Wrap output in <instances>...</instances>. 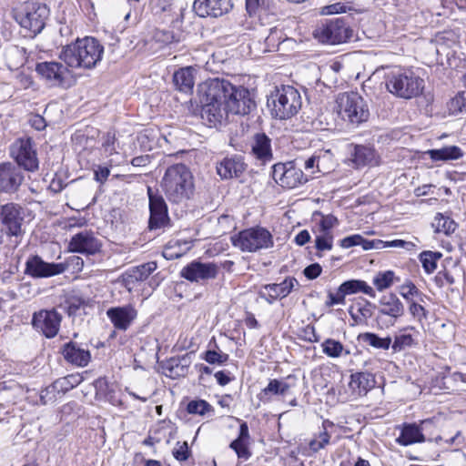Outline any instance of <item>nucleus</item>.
<instances>
[{"instance_id": "nucleus-1", "label": "nucleus", "mask_w": 466, "mask_h": 466, "mask_svg": "<svg viewBox=\"0 0 466 466\" xmlns=\"http://www.w3.org/2000/svg\"><path fill=\"white\" fill-rule=\"evenodd\" d=\"M103 53V46L87 36L63 46L58 57L67 67L92 69L101 61Z\"/></svg>"}, {"instance_id": "nucleus-2", "label": "nucleus", "mask_w": 466, "mask_h": 466, "mask_svg": "<svg viewBox=\"0 0 466 466\" xmlns=\"http://www.w3.org/2000/svg\"><path fill=\"white\" fill-rule=\"evenodd\" d=\"M161 187L169 201L181 203L194 194V177L186 165L175 164L167 168Z\"/></svg>"}, {"instance_id": "nucleus-3", "label": "nucleus", "mask_w": 466, "mask_h": 466, "mask_svg": "<svg viewBox=\"0 0 466 466\" xmlns=\"http://www.w3.org/2000/svg\"><path fill=\"white\" fill-rule=\"evenodd\" d=\"M223 85L218 83V78H213L200 87L201 117L214 127L225 123L230 114L221 96L225 88Z\"/></svg>"}, {"instance_id": "nucleus-4", "label": "nucleus", "mask_w": 466, "mask_h": 466, "mask_svg": "<svg viewBox=\"0 0 466 466\" xmlns=\"http://www.w3.org/2000/svg\"><path fill=\"white\" fill-rule=\"evenodd\" d=\"M11 15L30 36H35L45 28L49 8L37 1H18L13 3Z\"/></svg>"}, {"instance_id": "nucleus-5", "label": "nucleus", "mask_w": 466, "mask_h": 466, "mask_svg": "<svg viewBox=\"0 0 466 466\" xmlns=\"http://www.w3.org/2000/svg\"><path fill=\"white\" fill-rule=\"evenodd\" d=\"M267 105L273 117L289 119L300 110L302 97L299 91L292 86H277L268 96Z\"/></svg>"}, {"instance_id": "nucleus-6", "label": "nucleus", "mask_w": 466, "mask_h": 466, "mask_svg": "<svg viewBox=\"0 0 466 466\" xmlns=\"http://www.w3.org/2000/svg\"><path fill=\"white\" fill-rule=\"evenodd\" d=\"M388 91L396 96L410 99L419 96L424 88V81L413 71L394 68L385 76Z\"/></svg>"}, {"instance_id": "nucleus-7", "label": "nucleus", "mask_w": 466, "mask_h": 466, "mask_svg": "<svg viewBox=\"0 0 466 466\" xmlns=\"http://www.w3.org/2000/svg\"><path fill=\"white\" fill-rule=\"evenodd\" d=\"M335 103L339 116L353 127H359L370 117L368 102L357 92L339 93Z\"/></svg>"}, {"instance_id": "nucleus-8", "label": "nucleus", "mask_w": 466, "mask_h": 466, "mask_svg": "<svg viewBox=\"0 0 466 466\" xmlns=\"http://www.w3.org/2000/svg\"><path fill=\"white\" fill-rule=\"evenodd\" d=\"M235 248L243 252H257L263 248H270L274 245L271 233L261 227L244 229L231 237Z\"/></svg>"}, {"instance_id": "nucleus-9", "label": "nucleus", "mask_w": 466, "mask_h": 466, "mask_svg": "<svg viewBox=\"0 0 466 466\" xmlns=\"http://www.w3.org/2000/svg\"><path fill=\"white\" fill-rule=\"evenodd\" d=\"M219 84H224V92L221 95L227 104L230 114L247 115L255 106L254 101L250 97L249 91L243 86H235L225 79H219Z\"/></svg>"}, {"instance_id": "nucleus-10", "label": "nucleus", "mask_w": 466, "mask_h": 466, "mask_svg": "<svg viewBox=\"0 0 466 466\" xmlns=\"http://www.w3.org/2000/svg\"><path fill=\"white\" fill-rule=\"evenodd\" d=\"M404 313L403 303L395 294L390 293L380 298L375 320L380 328H390L394 326Z\"/></svg>"}, {"instance_id": "nucleus-11", "label": "nucleus", "mask_w": 466, "mask_h": 466, "mask_svg": "<svg viewBox=\"0 0 466 466\" xmlns=\"http://www.w3.org/2000/svg\"><path fill=\"white\" fill-rule=\"evenodd\" d=\"M434 428V423L431 420H422L419 425L415 423L404 424L396 441L401 446H409L424 441H437L439 437H434L431 434V430Z\"/></svg>"}, {"instance_id": "nucleus-12", "label": "nucleus", "mask_w": 466, "mask_h": 466, "mask_svg": "<svg viewBox=\"0 0 466 466\" xmlns=\"http://www.w3.org/2000/svg\"><path fill=\"white\" fill-rule=\"evenodd\" d=\"M12 157L16 166L29 172H35L39 167V161L34 142L30 137L19 138L11 147Z\"/></svg>"}, {"instance_id": "nucleus-13", "label": "nucleus", "mask_w": 466, "mask_h": 466, "mask_svg": "<svg viewBox=\"0 0 466 466\" xmlns=\"http://www.w3.org/2000/svg\"><path fill=\"white\" fill-rule=\"evenodd\" d=\"M272 177L284 188H295L308 181L303 171L292 162L278 163L272 167Z\"/></svg>"}, {"instance_id": "nucleus-14", "label": "nucleus", "mask_w": 466, "mask_h": 466, "mask_svg": "<svg viewBox=\"0 0 466 466\" xmlns=\"http://www.w3.org/2000/svg\"><path fill=\"white\" fill-rule=\"evenodd\" d=\"M350 30L341 19L330 20L314 31V36L321 43L336 45L350 38Z\"/></svg>"}, {"instance_id": "nucleus-15", "label": "nucleus", "mask_w": 466, "mask_h": 466, "mask_svg": "<svg viewBox=\"0 0 466 466\" xmlns=\"http://www.w3.org/2000/svg\"><path fill=\"white\" fill-rule=\"evenodd\" d=\"M0 220L5 228L6 234L18 237L23 234L22 224L24 221L23 208L14 203H8L1 207Z\"/></svg>"}, {"instance_id": "nucleus-16", "label": "nucleus", "mask_w": 466, "mask_h": 466, "mask_svg": "<svg viewBox=\"0 0 466 466\" xmlns=\"http://www.w3.org/2000/svg\"><path fill=\"white\" fill-rule=\"evenodd\" d=\"M65 272V267L58 263H48L39 256H32L25 262V274L35 278H50Z\"/></svg>"}, {"instance_id": "nucleus-17", "label": "nucleus", "mask_w": 466, "mask_h": 466, "mask_svg": "<svg viewBox=\"0 0 466 466\" xmlns=\"http://www.w3.org/2000/svg\"><path fill=\"white\" fill-rule=\"evenodd\" d=\"M101 248L102 243L90 230L74 235L68 243L69 251L86 255H95L101 250Z\"/></svg>"}, {"instance_id": "nucleus-18", "label": "nucleus", "mask_w": 466, "mask_h": 466, "mask_svg": "<svg viewBox=\"0 0 466 466\" xmlns=\"http://www.w3.org/2000/svg\"><path fill=\"white\" fill-rule=\"evenodd\" d=\"M62 317L55 309L40 310L33 316V327L46 338H54L59 330Z\"/></svg>"}, {"instance_id": "nucleus-19", "label": "nucleus", "mask_w": 466, "mask_h": 466, "mask_svg": "<svg viewBox=\"0 0 466 466\" xmlns=\"http://www.w3.org/2000/svg\"><path fill=\"white\" fill-rule=\"evenodd\" d=\"M218 273V267L214 263L192 261L182 268L181 277L191 282H199L213 279Z\"/></svg>"}, {"instance_id": "nucleus-20", "label": "nucleus", "mask_w": 466, "mask_h": 466, "mask_svg": "<svg viewBox=\"0 0 466 466\" xmlns=\"http://www.w3.org/2000/svg\"><path fill=\"white\" fill-rule=\"evenodd\" d=\"M24 175L19 167L11 162L0 164V191L14 193L21 186Z\"/></svg>"}, {"instance_id": "nucleus-21", "label": "nucleus", "mask_w": 466, "mask_h": 466, "mask_svg": "<svg viewBox=\"0 0 466 466\" xmlns=\"http://www.w3.org/2000/svg\"><path fill=\"white\" fill-rule=\"evenodd\" d=\"M233 7L231 0H195L193 9L199 17H220Z\"/></svg>"}, {"instance_id": "nucleus-22", "label": "nucleus", "mask_w": 466, "mask_h": 466, "mask_svg": "<svg viewBox=\"0 0 466 466\" xmlns=\"http://www.w3.org/2000/svg\"><path fill=\"white\" fill-rule=\"evenodd\" d=\"M148 196L150 210L149 228H161L168 222L167 204L161 196L153 195L150 188H148Z\"/></svg>"}, {"instance_id": "nucleus-23", "label": "nucleus", "mask_w": 466, "mask_h": 466, "mask_svg": "<svg viewBox=\"0 0 466 466\" xmlns=\"http://www.w3.org/2000/svg\"><path fill=\"white\" fill-rule=\"evenodd\" d=\"M106 316L113 326L126 331L137 317V310L130 304L122 307H112L106 310Z\"/></svg>"}, {"instance_id": "nucleus-24", "label": "nucleus", "mask_w": 466, "mask_h": 466, "mask_svg": "<svg viewBox=\"0 0 466 466\" xmlns=\"http://www.w3.org/2000/svg\"><path fill=\"white\" fill-rule=\"evenodd\" d=\"M68 68L62 63L50 61L38 63L35 71L53 85H62L69 73Z\"/></svg>"}, {"instance_id": "nucleus-25", "label": "nucleus", "mask_w": 466, "mask_h": 466, "mask_svg": "<svg viewBox=\"0 0 466 466\" xmlns=\"http://www.w3.org/2000/svg\"><path fill=\"white\" fill-rule=\"evenodd\" d=\"M299 282L295 278H286L281 283L268 284L263 289L268 290V297L263 291L259 292V296L265 299L268 303H272L278 298H286Z\"/></svg>"}, {"instance_id": "nucleus-26", "label": "nucleus", "mask_w": 466, "mask_h": 466, "mask_svg": "<svg viewBox=\"0 0 466 466\" xmlns=\"http://www.w3.org/2000/svg\"><path fill=\"white\" fill-rule=\"evenodd\" d=\"M246 169L242 157H225L217 165V172L223 179L239 177Z\"/></svg>"}, {"instance_id": "nucleus-27", "label": "nucleus", "mask_w": 466, "mask_h": 466, "mask_svg": "<svg viewBox=\"0 0 466 466\" xmlns=\"http://www.w3.org/2000/svg\"><path fill=\"white\" fill-rule=\"evenodd\" d=\"M62 354L66 361L78 367H86L91 359L89 350L83 349L76 342L65 344Z\"/></svg>"}, {"instance_id": "nucleus-28", "label": "nucleus", "mask_w": 466, "mask_h": 466, "mask_svg": "<svg viewBox=\"0 0 466 466\" xmlns=\"http://www.w3.org/2000/svg\"><path fill=\"white\" fill-rule=\"evenodd\" d=\"M252 155L263 163L272 159L271 140L264 133L254 135L251 142Z\"/></svg>"}, {"instance_id": "nucleus-29", "label": "nucleus", "mask_w": 466, "mask_h": 466, "mask_svg": "<svg viewBox=\"0 0 466 466\" xmlns=\"http://www.w3.org/2000/svg\"><path fill=\"white\" fill-rule=\"evenodd\" d=\"M375 385V379L369 372H356L351 374L349 387L356 396L365 395Z\"/></svg>"}, {"instance_id": "nucleus-30", "label": "nucleus", "mask_w": 466, "mask_h": 466, "mask_svg": "<svg viewBox=\"0 0 466 466\" xmlns=\"http://www.w3.org/2000/svg\"><path fill=\"white\" fill-rule=\"evenodd\" d=\"M351 161L356 167L376 166L379 164L376 151L370 147L362 145L354 147L353 152L351 153Z\"/></svg>"}, {"instance_id": "nucleus-31", "label": "nucleus", "mask_w": 466, "mask_h": 466, "mask_svg": "<svg viewBox=\"0 0 466 466\" xmlns=\"http://www.w3.org/2000/svg\"><path fill=\"white\" fill-rule=\"evenodd\" d=\"M157 269L156 262H147L137 267H134L126 272L124 281L127 286L136 282L146 280Z\"/></svg>"}, {"instance_id": "nucleus-32", "label": "nucleus", "mask_w": 466, "mask_h": 466, "mask_svg": "<svg viewBox=\"0 0 466 466\" xmlns=\"http://www.w3.org/2000/svg\"><path fill=\"white\" fill-rule=\"evenodd\" d=\"M249 440V431L248 427L246 422L240 424L239 427V435L238 437L233 441L229 447L234 450L237 453L238 459L248 460L251 456V452L248 448Z\"/></svg>"}, {"instance_id": "nucleus-33", "label": "nucleus", "mask_w": 466, "mask_h": 466, "mask_svg": "<svg viewBox=\"0 0 466 466\" xmlns=\"http://www.w3.org/2000/svg\"><path fill=\"white\" fill-rule=\"evenodd\" d=\"M375 305L365 300L364 302H357L350 306L349 313L353 319L354 325H364L367 324L368 319L372 317V308Z\"/></svg>"}, {"instance_id": "nucleus-34", "label": "nucleus", "mask_w": 466, "mask_h": 466, "mask_svg": "<svg viewBox=\"0 0 466 466\" xmlns=\"http://www.w3.org/2000/svg\"><path fill=\"white\" fill-rule=\"evenodd\" d=\"M426 154L435 162L456 160L463 156L461 149L457 146H447L438 149H431Z\"/></svg>"}, {"instance_id": "nucleus-35", "label": "nucleus", "mask_w": 466, "mask_h": 466, "mask_svg": "<svg viewBox=\"0 0 466 466\" xmlns=\"http://www.w3.org/2000/svg\"><path fill=\"white\" fill-rule=\"evenodd\" d=\"M173 81L177 88L181 92H190L194 86V76L192 67H184L175 72Z\"/></svg>"}, {"instance_id": "nucleus-36", "label": "nucleus", "mask_w": 466, "mask_h": 466, "mask_svg": "<svg viewBox=\"0 0 466 466\" xmlns=\"http://www.w3.org/2000/svg\"><path fill=\"white\" fill-rule=\"evenodd\" d=\"M358 339L374 349L387 350L391 345V338H380L372 332H365L359 335Z\"/></svg>"}, {"instance_id": "nucleus-37", "label": "nucleus", "mask_w": 466, "mask_h": 466, "mask_svg": "<svg viewBox=\"0 0 466 466\" xmlns=\"http://www.w3.org/2000/svg\"><path fill=\"white\" fill-rule=\"evenodd\" d=\"M291 386L277 379L270 380L268 386L261 391V399L266 398L269 400L271 395H285Z\"/></svg>"}, {"instance_id": "nucleus-38", "label": "nucleus", "mask_w": 466, "mask_h": 466, "mask_svg": "<svg viewBox=\"0 0 466 466\" xmlns=\"http://www.w3.org/2000/svg\"><path fill=\"white\" fill-rule=\"evenodd\" d=\"M432 226L435 228L436 232H441L444 233L445 235H450L453 233L457 228V224L454 222L453 219L441 213H438L435 216Z\"/></svg>"}, {"instance_id": "nucleus-39", "label": "nucleus", "mask_w": 466, "mask_h": 466, "mask_svg": "<svg viewBox=\"0 0 466 466\" xmlns=\"http://www.w3.org/2000/svg\"><path fill=\"white\" fill-rule=\"evenodd\" d=\"M333 425L332 422L325 420L323 431L309 442V447L313 452H317L329 443L330 434L327 431V426Z\"/></svg>"}, {"instance_id": "nucleus-40", "label": "nucleus", "mask_w": 466, "mask_h": 466, "mask_svg": "<svg viewBox=\"0 0 466 466\" xmlns=\"http://www.w3.org/2000/svg\"><path fill=\"white\" fill-rule=\"evenodd\" d=\"M441 253L432 251H423L420 255V261L426 273H432L437 267V261L441 258Z\"/></svg>"}, {"instance_id": "nucleus-41", "label": "nucleus", "mask_w": 466, "mask_h": 466, "mask_svg": "<svg viewBox=\"0 0 466 466\" xmlns=\"http://www.w3.org/2000/svg\"><path fill=\"white\" fill-rule=\"evenodd\" d=\"M187 410L190 414H198L204 416L213 413L212 406L204 400H191L187 406Z\"/></svg>"}, {"instance_id": "nucleus-42", "label": "nucleus", "mask_w": 466, "mask_h": 466, "mask_svg": "<svg viewBox=\"0 0 466 466\" xmlns=\"http://www.w3.org/2000/svg\"><path fill=\"white\" fill-rule=\"evenodd\" d=\"M451 115H457L466 112V96L464 92L458 93L447 104Z\"/></svg>"}, {"instance_id": "nucleus-43", "label": "nucleus", "mask_w": 466, "mask_h": 466, "mask_svg": "<svg viewBox=\"0 0 466 466\" xmlns=\"http://www.w3.org/2000/svg\"><path fill=\"white\" fill-rule=\"evenodd\" d=\"M394 272L387 270L384 272H379L373 279V284L379 291L389 289L393 284Z\"/></svg>"}, {"instance_id": "nucleus-44", "label": "nucleus", "mask_w": 466, "mask_h": 466, "mask_svg": "<svg viewBox=\"0 0 466 466\" xmlns=\"http://www.w3.org/2000/svg\"><path fill=\"white\" fill-rule=\"evenodd\" d=\"M321 347L323 353L330 358H339L344 350L342 343L332 339H327Z\"/></svg>"}, {"instance_id": "nucleus-45", "label": "nucleus", "mask_w": 466, "mask_h": 466, "mask_svg": "<svg viewBox=\"0 0 466 466\" xmlns=\"http://www.w3.org/2000/svg\"><path fill=\"white\" fill-rule=\"evenodd\" d=\"M333 247V234L319 232L315 238V248L319 252L331 250Z\"/></svg>"}, {"instance_id": "nucleus-46", "label": "nucleus", "mask_w": 466, "mask_h": 466, "mask_svg": "<svg viewBox=\"0 0 466 466\" xmlns=\"http://www.w3.org/2000/svg\"><path fill=\"white\" fill-rule=\"evenodd\" d=\"M400 295L408 303H410V300H414L413 297L419 298L420 301H422V298L424 297L411 281H408L400 286Z\"/></svg>"}, {"instance_id": "nucleus-47", "label": "nucleus", "mask_w": 466, "mask_h": 466, "mask_svg": "<svg viewBox=\"0 0 466 466\" xmlns=\"http://www.w3.org/2000/svg\"><path fill=\"white\" fill-rule=\"evenodd\" d=\"M413 344L414 339L410 334L400 333L395 336L391 349L394 352H399L408 347H411Z\"/></svg>"}, {"instance_id": "nucleus-48", "label": "nucleus", "mask_w": 466, "mask_h": 466, "mask_svg": "<svg viewBox=\"0 0 466 466\" xmlns=\"http://www.w3.org/2000/svg\"><path fill=\"white\" fill-rule=\"evenodd\" d=\"M409 312L418 322L422 323L428 319V311L423 306L415 300H410L409 303Z\"/></svg>"}, {"instance_id": "nucleus-49", "label": "nucleus", "mask_w": 466, "mask_h": 466, "mask_svg": "<svg viewBox=\"0 0 466 466\" xmlns=\"http://www.w3.org/2000/svg\"><path fill=\"white\" fill-rule=\"evenodd\" d=\"M80 381H81V380L78 376L70 375V376L62 378L60 380H57L54 383V387L56 389L59 388L60 390L66 391L69 389H72V388L76 387V385H78L80 383Z\"/></svg>"}, {"instance_id": "nucleus-50", "label": "nucleus", "mask_w": 466, "mask_h": 466, "mask_svg": "<svg viewBox=\"0 0 466 466\" xmlns=\"http://www.w3.org/2000/svg\"><path fill=\"white\" fill-rule=\"evenodd\" d=\"M58 265L64 266L65 271L70 268L74 273H78L83 269L84 260L82 258L74 255L67 258L65 262L58 263Z\"/></svg>"}, {"instance_id": "nucleus-51", "label": "nucleus", "mask_w": 466, "mask_h": 466, "mask_svg": "<svg viewBox=\"0 0 466 466\" xmlns=\"http://www.w3.org/2000/svg\"><path fill=\"white\" fill-rule=\"evenodd\" d=\"M116 136L114 133L107 132L103 136L102 148L106 156H112L116 153Z\"/></svg>"}, {"instance_id": "nucleus-52", "label": "nucleus", "mask_w": 466, "mask_h": 466, "mask_svg": "<svg viewBox=\"0 0 466 466\" xmlns=\"http://www.w3.org/2000/svg\"><path fill=\"white\" fill-rule=\"evenodd\" d=\"M338 224L339 221L333 215L322 216L319 223V231L323 233H332L331 229Z\"/></svg>"}, {"instance_id": "nucleus-53", "label": "nucleus", "mask_w": 466, "mask_h": 466, "mask_svg": "<svg viewBox=\"0 0 466 466\" xmlns=\"http://www.w3.org/2000/svg\"><path fill=\"white\" fill-rule=\"evenodd\" d=\"M190 454L188 445L187 441H177L173 450V456L180 461H184L188 459Z\"/></svg>"}, {"instance_id": "nucleus-54", "label": "nucleus", "mask_w": 466, "mask_h": 466, "mask_svg": "<svg viewBox=\"0 0 466 466\" xmlns=\"http://www.w3.org/2000/svg\"><path fill=\"white\" fill-rule=\"evenodd\" d=\"M204 360L209 364H222L228 360V355L217 352L216 350H207Z\"/></svg>"}, {"instance_id": "nucleus-55", "label": "nucleus", "mask_w": 466, "mask_h": 466, "mask_svg": "<svg viewBox=\"0 0 466 466\" xmlns=\"http://www.w3.org/2000/svg\"><path fill=\"white\" fill-rule=\"evenodd\" d=\"M415 245L410 241H405L402 239H395L391 241H383V248H397L411 250Z\"/></svg>"}, {"instance_id": "nucleus-56", "label": "nucleus", "mask_w": 466, "mask_h": 466, "mask_svg": "<svg viewBox=\"0 0 466 466\" xmlns=\"http://www.w3.org/2000/svg\"><path fill=\"white\" fill-rule=\"evenodd\" d=\"M341 293L345 296L359 292L358 279H352L343 282L339 287Z\"/></svg>"}, {"instance_id": "nucleus-57", "label": "nucleus", "mask_w": 466, "mask_h": 466, "mask_svg": "<svg viewBox=\"0 0 466 466\" xmlns=\"http://www.w3.org/2000/svg\"><path fill=\"white\" fill-rule=\"evenodd\" d=\"M110 175V169L108 167L97 166L94 170V178L100 184H104L108 176Z\"/></svg>"}, {"instance_id": "nucleus-58", "label": "nucleus", "mask_w": 466, "mask_h": 466, "mask_svg": "<svg viewBox=\"0 0 466 466\" xmlns=\"http://www.w3.org/2000/svg\"><path fill=\"white\" fill-rule=\"evenodd\" d=\"M346 12V6L341 3H335L332 5H325L321 8V15H334Z\"/></svg>"}, {"instance_id": "nucleus-59", "label": "nucleus", "mask_w": 466, "mask_h": 466, "mask_svg": "<svg viewBox=\"0 0 466 466\" xmlns=\"http://www.w3.org/2000/svg\"><path fill=\"white\" fill-rule=\"evenodd\" d=\"M345 303V295L341 293L340 289L339 288L336 293L329 292L328 295V300L326 301V305L328 307H331L337 304H344Z\"/></svg>"}, {"instance_id": "nucleus-60", "label": "nucleus", "mask_w": 466, "mask_h": 466, "mask_svg": "<svg viewBox=\"0 0 466 466\" xmlns=\"http://www.w3.org/2000/svg\"><path fill=\"white\" fill-rule=\"evenodd\" d=\"M435 282L439 287H443L445 285H451L454 283L453 277L446 270L440 271L435 276Z\"/></svg>"}, {"instance_id": "nucleus-61", "label": "nucleus", "mask_w": 466, "mask_h": 466, "mask_svg": "<svg viewBox=\"0 0 466 466\" xmlns=\"http://www.w3.org/2000/svg\"><path fill=\"white\" fill-rule=\"evenodd\" d=\"M360 246H361L364 250L382 249L383 248V240H380V239L369 240V239L364 238L361 236V241L360 243Z\"/></svg>"}, {"instance_id": "nucleus-62", "label": "nucleus", "mask_w": 466, "mask_h": 466, "mask_svg": "<svg viewBox=\"0 0 466 466\" xmlns=\"http://www.w3.org/2000/svg\"><path fill=\"white\" fill-rule=\"evenodd\" d=\"M361 236L359 234L346 237L340 240V247L343 248H350L351 247L360 246Z\"/></svg>"}, {"instance_id": "nucleus-63", "label": "nucleus", "mask_w": 466, "mask_h": 466, "mask_svg": "<svg viewBox=\"0 0 466 466\" xmlns=\"http://www.w3.org/2000/svg\"><path fill=\"white\" fill-rule=\"evenodd\" d=\"M321 271H322L321 267L318 263H315V264H311V265L308 266L304 269V275L309 279H314L320 275Z\"/></svg>"}, {"instance_id": "nucleus-64", "label": "nucleus", "mask_w": 466, "mask_h": 466, "mask_svg": "<svg viewBox=\"0 0 466 466\" xmlns=\"http://www.w3.org/2000/svg\"><path fill=\"white\" fill-rule=\"evenodd\" d=\"M171 5V0H150L152 9L157 12L166 11Z\"/></svg>"}]
</instances>
